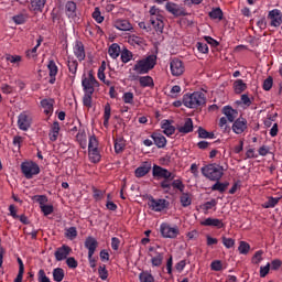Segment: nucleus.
<instances>
[{
	"mask_svg": "<svg viewBox=\"0 0 282 282\" xmlns=\"http://www.w3.org/2000/svg\"><path fill=\"white\" fill-rule=\"evenodd\" d=\"M152 176L156 180H163L160 183L161 188L164 191V193H170L171 191V183L173 180H175V174L171 173L169 170L154 164L152 167Z\"/></svg>",
	"mask_w": 282,
	"mask_h": 282,
	"instance_id": "obj_1",
	"label": "nucleus"
},
{
	"mask_svg": "<svg viewBox=\"0 0 282 282\" xmlns=\"http://www.w3.org/2000/svg\"><path fill=\"white\" fill-rule=\"evenodd\" d=\"M200 173L209 182H219L224 177V166L209 163L200 169Z\"/></svg>",
	"mask_w": 282,
	"mask_h": 282,
	"instance_id": "obj_2",
	"label": "nucleus"
},
{
	"mask_svg": "<svg viewBox=\"0 0 282 282\" xmlns=\"http://www.w3.org/2000/svg\"><path fill=\"white\" fill-rule=\"evenodd\" d=\"M183 105L188 109H197V107H204V105H206V95L202 91L185 94L183 96Z\"/></svg>",
	"mask_w": 282,
	"mask_h": 282,
	"instance_id": "obj_3",
	"label": "nucleus"
},
{
	"mask_svg": "<svg viewBox=\"0 0 282 282\" xmlns=\"http://www.w3.org/2000/svg\"><path fill=\"white\" fill-rule=\"evenodd\" d=\"M158 65V56L152 54L147 56L145 58L137 61L133 66V72L139 74H149L151 69H153Z\"/></svg>",
	"mask_w": 282,
	"mask_h": 282,
	"instance_id": "obj_4",
	"label": "nucleus"
},
{
	"mask_svg": "<svg viewBox=\"0 0 282 282\" xmlns=\"http://www.w3.org/2000/svg\"><path fill=\"white\" fill-rule=\"evenodd\" d=\"M21 171L26 180H32L41 173V167L34 161H24L21 163Z\"/></svg>",
	"mask_w": 282,
	"mask_h": 282,
	"instance_id": "obj_5",
	"label": "nucleus"
},
{
	"mask_svg": "<svg viewBox=\"0 0 282 282\" xmlns=\"http://www.w3.org/2000/svg\"><path fill=\"white\" fill-rule=\"evenodd\" d=\"M160 232L163 239H177V237H180V227H177V225L171 227L169 223H162Z\"/></svg>",
	"mask_w": 282,
	"mask_h": 282,
	"instance_id": "obj_6",
	"label": "nucleus"
},
{
	"mask_svg": "<svg viewBox=\"0 0 282 282\" xmlns=\"http://www.w3.org/2000/svg\"><path fill=\"white\" fill-rule=\"evenodd\" d=\"M148 206L151 208V210H154V213H162L164 208L169 207V200L164 198L155 199L153 196H150Z\"/></svg>",
	"mask_w": 282,
	"mask_h": 282,
	"instance_id": "obj_7",
	"label": "nucleus"
},
{
	"mask_svg": "<svg viewBox=\"0 0 282 282\" xmlns=\"http://www.w3.org/2000/svg\"><path fill=\"white\" fill-rule=\"evenodd\" d=\"M18 127L20 131H28L32 127V117L28 111H22L18 117Z\"/></svg>",
	"mask_w": 282,
	"mask_h": 282,
	"instance_id": "obj_8",
	"label": "nucleus"
},
{
	"mask_svg": "<svg viewBox=\"0 0 282 282\" xmlns=\"http://www.w3.org/2000/svg\"><path fill=\"white\" fill-rule=\"evenodd\" d=\"M271 28H281L282 25V12L279 9L269 11L268 17Z\"/></svg>",
	"mask_w": 282,
	"mask_h": 282,
	"instance_id": "obj_9",
	"label": "nucleus"
},
{
	"mask_svg": "<svg viewBox=\"0 0 282 282\" xmlns=\"http://www.w3.org/2000/svg\"><path fill=\"white\" fill-rule=\"evenodd\" d=\"M170 69L172 76H182L185 72L184 62H182L180 58H174L170 63Z\"/></svg>",
	"mask_w": 282,
	"mask_h": 282,
	"instance_id": "obj_10",
	"label": "nucleus"
},
{
	"mask_svg": "<svg viewBox=\"0 0 282 282\" xmlns=\"http://www.w3.org/2000/svg\"><path fill=\"white\" fill-rule=\"evenodd\" d=\"M232 122V131L237 135H241V133L248 129V120H246V118L240 117Z\"/></svg>",
	"mask_w": 282,
	"mask_h": 282,
	"instance_id": "obj_11",
	"label": "nucleus"
},
{
	"mask_svg": "<svg viewBox=\"0 0 282 282\" xmlns=\"http://www.w3.org/2000/svg\"><path fill=\"white\" fill-rule=\"evenodd\" d=\"M69 254H72V247L67 245L58 247L54 253L56 261H65Z\"/></svg>",
	"mask_w": 282,
	"mask_h": 282,
	"instance_id": "obj_12",
	"label": "nucleus"
},
{
	"mask_svg": "<svg viewBox=\"0 0 282 282\" xmlns=\"http://www.w3.org/2000/svg\"><path fill=\"white\" fill-rule=\"evenodd\" d=\"M47 0H30L29 10L33 12V14H41L45 9V4Z\"/></svg>",
	"mask_w": 282,
	"mask_h": 282,
	"instance_id": "obj_13",
	"label": "nucleus"
},
{
	"mask_svg": "<svg viewBox=\"0 0 282 282\" xmlns=\"http://www.w3.org/2000/svg\"><path fill=\"white\" fill-rule=\"evenodd\" d=\"M48 76H50V85H54L56 83V76H58V66L54 59H50L47 64Z\"/></svg>",
	"mask_w": 282,
	"mask_h": 282,
	"instance_id": "obj_14",
	"label": "nucleus"
},
{
	"mask_svg": "<svg viewBox=\"0 0 282 282\" xmlns=\"http://www.w3.org/2000/svg\"><path fill=\"white\" fill-rule=\"evenodd\" d=\"M84 246L88 250V254L94 257V254H96V248H98V240L91 236H88L84 242Z\"/></svg>",
	"mask_w": 282,
	"mask_h": 282,
	"instance_id": "obj_15",
	"label": "nucleus"
},
{
	"mask_svg": "<svg viewBox=\"0 0 282 282\" xmlns=\"http://www.w3.org/2000/svg\"><path fill=\"white\" fill-rule=\"evenodd\" d=\"M200 226H209L212 228H225L226 225L224 224V221L219 218H206L205 220L200 221Z\"/></svg>",
	"mask_w": 282,
	"mask_h": 282,
	"instance_id": "obj_16",
	"label": "nucleus"
},
{
	"mask_svg": "<svg viewBox=\"0 0 282 282\" xmlns=\"http://www.w3.org/2000/svg\"><path fill=\"white\" fill-rule=\"evenodd\" d=\"M221 112L226 116L228 122H235L236 118L239 116V111L234 109L232 106H225Z\"/></svg>",
	"mask_w": 282,
	"mask_h": 282,
	"instance_id": "obj_17",
	"label": "nucleus"
},
{
	"mask_svg": "<svg viewBox=\"0 0 282 282\" xmlns=\"http://www.w3.org/2000/svg\"><path fill=\"white\" fill-rule=\"evenodd\" d=\"M150 138H152L155 147H158V149H164V147H166V137H164L162 133L160 132H153Z\"/></svg>",
	"mask_w": 282,
	"mask_h": 282,
	"instance_id": "obj_18",
	"label": "nucleus"
},
{
	"mask_svg": "<svg viewBox=\"0 0 282 282\" xmlns=\"http://www.w3.org/2000/svg\"><path fill=\"white\" fill-rule=\"evenodd\" d=\"M161 129H163V133L164 135H167V138H171V135L175 133V126H173V120H163Z\"/></svg>",
	"mask_w": 282,
	"mask_h": 282,
	"instance_id": "obj_19",
	"label": "nucleus"
},
{
	"mask_svg": "<svg viewBox=\"0 0 282 282\" xmlns=\"http://www.w3.org/2000/svg\"><path fill=\"white\" fill-rule=\"evenodd\" d=\"M165 10L174 17H186V12L177 8V4L175 2H167L165 4Z\"/></svg>",
	"mask_w": 282,
	"mask_h": 282,
	"instance_id": "obj_20",
	"label": "nucleus"
},
{
	"mask_svg": "<svg viewBox=\"0 0 282 282\" xmlns=\"http://www.w3.org/2000/svg\"><path fill=\"white\" fill-rule=\"evenodd\" d=\"M74 54L79 62L85 61V44L82 41H77L74 47Z\"/></svg>",
	"mask_w": 282,
	"mask_h": 282,
	"instance_id": "obj_21",
	"label": "nucleus"
},
{
	"mask_svg": "<svg viewBox=\"0 0 282 282\" xmlns=\"http://www.w3.org/2000/svg\"><path fill=\"white\" fill-rule=\"evenodd\" d=\"M149 173H151V163L144 162L143 165L135 169L134 177H144V175H149Z\"/></svg>",
	"mask_w": 282,
	"mask_h": 282,
	"instance_id": "obj_22",
	"label": "nucleus"
},
{
	"mask_svg": "<svg viewBox=\"0 0 282 282\" xmlns=\"http://www.w3.org/2000/svg\"><path fill=\"white\" fill-rule=\"evenodd\" d=\"M115 28L121 32H131V30H133V25H131L129 20H117L115 22Z\"/></svg>",
	"mask_w": 282,
	"mask_h": 282,
	"instance_id": "obj_23",
	"label": "nucleus"
},
{
	"mask_svg": "<svg viewBox=\"0 0 282 282\" xmlns=\"http://www.w3.org/2000/svg\"><path fill=\"white\" fill-rule=\"evenodd\" d=\"M41 107L44 109L45 116H50L54 111V99H42L40 102Z\"/></svg>",
	"mask_w": 282,
	"mask_h": 282,
	"instance_id": "obj_24",
	"label": "nucleus"
},
{
	"mask_svg": "<svg viewBox=\"0 0 282 282\" xmlns=\"http://www.w3.org/2000/svg\"><path fill=\"white\" fill-rule=\"evenodd\" d=\"M178 133H193V119L186 118L183 126L177 128Z\"/></svg>",
	"mask_w": 282,
	"mask_h": 282,
	"instance_id": "obj_25",
	"label": "nucleus"
},
{
	"mask_svg": "<svg viewBox=\"0 0 282 282\" xmlns=\"http://www.w3.org/2000/svg\"><path fill=\"white\" fill-rule=\"evenodd\" d=\"M182 195L180 196V203L183 208H188L191 204H193L192 194L188 192H181Z\"/></svg>",
	"mask_w": 282,
	"mask_h": 282,
	"instance_id": "obj_26",
	"label": "nucleus"
},
{
	"mask_svg": "<svg viewBox=\"0 0 282 282\" xmlns=\"http://www.w3.org/2000/svg\"><path fill=\"white\" fill-rule=\"evenodd\" d=\"M65 10L68 19H76L77 6L74 1H67L65 4Z\"/></svg>",
	"mask_w": 282,
	"mask_h": 282,
	"instance_id": "obj_27",
	"label": "nucleus"
},
{
	"mask_svg": "<svg viewBox=\"0 0 282 282\" xmlns=\"http://www.w3.org/2000/svg\"><path fill=\"white\" fill-rule=\"evenodd\" d=\"M127 147V140L124 138L119 137L115 139V153L120 154L124 151Z\"/></svg>",
	"mask_w": 282,
	"mask_h": 282,
	"instance_id": "obj_28",
	"label": "nucleus"
},
{
	"mask_svg": "<svg viewBox=\"0 0 282 282\" xmlns=\"http://www.w3.org/2000/svg\"><path fill=\"white\" fill-rule=\"evenodd\" d=\"M248 89V84L243 82V79H237L234 82V91L235 94H243Z\"/></svg>",
	"mask_w": 282,
	"mask_h": 282,
	"instance_id": "obj_29",
	"label": "nucleus"
},
{
	"mask_svg": "<svg viewBox=\"0 0 282 282\" xmlns=\"http://www.w3.org/2000/svg\"><path fill=\"white\" fill-rule=\"evenodd\" d=\"M111 119V104L107 102L104 108V127L109 129V120Z\"/></svg>",
	"mask_w": 282,
	"mask_h": 282,
	"instance_id": "obj_30",
	"label": "nucleus"
},
{
	"mask_svg": "<svg viewBox=\"0 0 282 282\" xmlns=\"http://www.w3.org/2000/svg\"><path fill=\"white\" fill-rule=\"evenodd\" d=\"M88 158L93 164H98V162H100L102 159V155H100V150L94 149L88 150Z\"/></svg>",
	"mask_w": 282,
	"mask_h": 282,
	"instance_id": "obj_31",
	"label": "nucleus"
},
{
	"mask_svg": "<svg viewBox=\"0 0 282 282\" xmlns=\"http://www.w3.org/2000/svg\"><path fill=\"white\" fill-rule=\"evenodd\" d=\"M151 263L153 268H160L164 263V253L155 251V256L151 258Z\"/></svg>",
	"mask_w": 282,
	"mask_h": 282,
	"instance_id": "obj_32",
	"label": "nucleus"
},
{
	"mask_svg": "<svg viewBox=\"0 0 282 282\" xmlns=\"http://www.w3.org/2000/svg\"><path fill=\"white\" fill-rule=\"evenodd\" d=\"M150 23H151V25H153L155 32H160V34H162L164 32V21H162L161 19L151 18Z\"/></svg>",
	"mask_w": 282,
	"mask_h": 282,
	"instance_id": "obj_33",
	"label": "nucleus"
},
{
	"mask_svg": "<svg viewBox=\"0 0 282 282\" xmlns=\"http://www.w3.org/2000/svg\"><path fill=\"white\" fill-rule=\"evenodd\" d=\"M82 87L84 88L85 94H94L96 91L95 84H91V82H89L87 77L83 78Z\"/></svg>",
	"mask_w": 282,
	"mask_h": 282,
	"instance_id": "obj_34",
	"label": "nucleus"
},
{
	"mask_svg": "<svg viewBox=\"0 0 282 282\" xmlns=\"http://www.w3.org/2000/svg\"><path fill=\"white\" fill-rule=\"evenodd\" d=\"M139 84L140 87H155V83L153 82V77L147 75V76H141L139 78Z\"/></svg>",
	"mask_w": 282,
	"mask_h": 282,
	"instance_id": "obj_35",
	"label": "nucleus"
},
{
	"mask_svg": "<svg viewBox=\"0 0 282 282\" xmlns=\"http://www.w3.org/2000/svg\"><path fill=\"white\" fill-rule=\"evenodd\" d=\"M197 133H198V138H200L203 140H207V139L214 140V138H215V132H208L203 127H198Z\"/></svg>",
	"mask_w": 282,
	"mask_h": 282,
	"instance_id": "obj_36",
	"label": "nucleus"
},
{
	"mask_svg": "<svg viewBox=\"0 0 282 282\" xmlns=\"http://www.w3.org/2000/svg\"><path fill=\"white\" fill-rule=\"evenodd\" d=\"M76 140H77L80 149H87V133H85V130L77 133Z\"/></svg>",
	"mask_w": 282,
	"mask_h": 282,
	"instance_id": "obj_37",
	"label": "nucleus"
},
{
	"mask_svg": "<svg viewBox=\"0 0 282 282\" xmlns=\"http://www.w3.org/2000/svg\"><path fill=\"white\" fill-rule=\"evenodd\" d=\"M108 54L113 59L118 58V56H120V45H118V43H112L108 48Z\"/></svg>",
	"mask_w": 282,
	"mask_h": 282,
	"instance_id": "obj_38",
	"label": "nucleus"
},
{
	"mask_svg": "<svg viewBox=\"0 0 282 282\" xmlns=\"http://www.w3.org/2000/svg\"><path fill=\"white\" fill-rule=\"evenodd\" d=\"M63 279H65V270H63V268H55L53 270V280L61 282Z\"/></svg>",
	"mask_w": 282,
	"mask_h": 282,
	"instance_id": "obj_39",
	"label": "nucleus"
},
{
	"mask_svg": "<svg viewBox=\"0 0 282 282\" xmlns=\"http://www.w3.org/2000/svg\"><path fill=\"white\" fill-rule=\"evenodd\" d=\"M209 18L216 20L218 19V21H223L224 20V11L221 10V8H215L209 12Z\"/></svg>",
	"mask_w": 282,
	"mask_h": 282,
	"instance_id": "obj_40",
	"label": "nucleus"
},
{
	"mask_svg": "<svg viewBox=\"0 0 282 282\" xmlns=\"http://www.w3.org/2000/svg\"><path fill=\"white\" fill-rule=\"evenodd\" d=\"M140 282H155V278L149 271H143L139 274Z\"/></svg>",
	"mask_w": 282,
	"mask_h": 282,
	"instance_id": "obj_41",
	"label": "nucleus"
},
{
	"mask_svg": "<svg viewBox=\"0 0 282 282\" xmlns=\"http://www.w3.org/2000/svg\"><path fill=\"white\" fill-rule=\"evenodd\" d=\"M68 72L73 74V78H76V72H78V61L72 59L67 63Z\"/></svg>",
	"mask_w": 282,
	"mask_h": 282,
	"instance_id": "obj_42",
	"label": "nucleus"
},
{
	"mask_svg": "<svg viewBox=\"0 0 282 282\" xmlns=\"http://www.w3.org/2000/svg\"><path fill=\"white\" fill-rule=\"evenodd\" d=\"M279 202H281V197H272L270 196L268 198V202H265L262 207L263 208H274V206H276V204H279Z\"/></svg>",
	"mask_w": 282,
	"mask_h": 282,
	"instance_id": "obj_43",
	"label": "nucleus"
},
{
	"mask_svg": "<svg viewBox=\"0 0 282 282\" xmlns=\"http://www.w3.org/2000/svg\"><path fill=\"white\" fill-rule=\"evenodd\" d=\"M93 96L94 93H85L83 97V105L84 107H87L88 109H91L93 105Z\"/></svg>",
	"mask_w": 282,
	"mask_h": 282,
	"instance_id": "obj_44",
	"label": "nucleus"
},
{
	"mask_svg": "<svg viewBox=\"0 0 282 282\" xmlns=\"http://www.w3.org/2000/svg\"><path fill=\"white\" fill-rule=\"evenodd\" d=\"M12 21L15 23V25H23V23L28 21V15L23 13L13 15Z\"/></svg>",
	"mask_w": 282,
	"mask_h": 282,
	"instance_id": "obj_45",
	"label": "nucleus"
},
{
	"mask_svg": "<svg viewBox=\"0 0 282 282\" xmlns=\"http://www.w3.org/2000/svg\"><path fill=\"white\" fill-rule=\"evenodd\" d=\"M171 186H173V188H176L177 191H180V193H183L184 188L186 187L184 185V183L182 182V180H172V183H170V191H171Z\"/></svg>",
	"mask_w": 282,
	"mask_h": 282,
	"instance_id": "obj_46",
	"label": "nucleus"
},
{
	"mask_svg": "<svg viewBox=\"0 0 282 282\" xmlns=\"http://www.w3.org/2000/svg\"><path fill=\"white\" fill-rule=\"evenodd\" d=\"M98 274H99V279H101V281H107V279L109 276V271H107V265H105V264L99 265Z\"/></svg>",
	"mask_w": 282,
	"mask_h": 282,
	"instance_id": "obj_47",
	"label": "nucleus"
},
{
	"mask_svg": "<svg viewBox=\"0 0 282 282\" xmlns=\"http://www.w3.org/2000/svg\"><path fill=\"white\" fill-rule=\"evenodd\" d=\"M263 261V250H258L252 259H251V263H253L254 265H259L260 262Z\"/></svg>",
	"mask_w": 282,
	"mask_h": 282,
	"instance_id": "obj_48",
	"label": "nucleus"
},
{
	"mask_svg": "<svg viewBox=\"0 0 282 282\" xmlns=\"http://www.w3.org/2000/svg\"><path fill=\"white\" fill-rule=\"evenodd\" d=\"M131 58H133V53L131 51H129L128 48H124L121 52V62L129 63V61H131Z\"/></svg>",
	"mask_w": 282,
	"mask_h": 282,
	"instance_id": "obj_49",
	"label": "nucleus"
},
{
	"mask_svg": "<svg viewBox=\"0 0 282 282\" xmlns=\"http://www.w3.org/2000/svg\"><path fill=\"white\" fill-rule=\"evenodd\" d=\"M93 19L96 20L97 23H102L105 21V17H102V13L100 12V8L96 7L93 14Z\"/></svg>",
	"mask_w": 282,
	"mask_h": 282,
	"instance_id": "obj_50",
	"label": "nucleus"
},
{
	"mask_svg": "<svg viewBox=\"0 0 282 282\" xmlns=\"http://www.w3.org/2000/svg\"><path fill=\"white\" fill-rule=\"evenodd\" d=\"M106 191L98 189L93 187V197L96 202H100L105 197Z\"/></svg>",
	"mask_w": 282,
	"mask_h": 282,
	"instance_id": "obj_51",
	"label": "nucleus"
},
{
	"mask_svg": "<svg viewBox=\"0 0 282 282\" xmlns=\"http://www.w3.org/2000/svg\"><path fill=\"white\" fill-rule=\"evenodd\" d=\"M66 265L69 270H76L78 268V260L74 257L66 258Z\"/></svg>",
	"mask_w": 282,
	"mask_h": 282,
	"instance_id": "obj_52",
	"label": "nucleus"
},
{
	"mask_svg": "<svg viewBox=\"0 0 282 282\" xmlns=\"http://www.w3.org/2000/svg\"><path fill=\"white\" fill-rule=\"evenodd\" d=\"M215 206H217V199L212 198L209 202L204 203L200 208L203 210H213V208H215Z\"/></svg>",
	"mask_w": 282,
	"mask_h": 282,
	"instance_id": "obj_53",
	"label": "nucleus"
},
{
	"mask_svg": "<svg viewBox=\"0 0 282 282\" xmlns=\"http://www.w3.org/2000/svg\"><path fill=\"white\" fill-rule=\"evenodd\" d=\"M273 85H274V78H272V76H269L267 79H264L262 89L264 91H270V89H272Z\"/></svg>",
	"mask_w": 282,
	"mask_h": 282,
	"instance_id": "obj_54",
	"label": "nucleus"
},
{
	"mask_svg": "<svg viewBox=\"0 0 282 282\" xmlns=\"http://www.w3.org/2000/svg\"><path fill=\"white\" fill-rule=\"evenodd\" d=\"M238 250H239L240 254H248L250 252V243H248L246 241H240Z\"/></svg>",
	"mask_w": 282,
	"mask_h": 282,
	"instance_id": "obj_55",
	"label": "nucleus"
},
{
	"mask_svg": "<svg viewBox=\"0 0 282 282\" xmlns=\"http://www.w3.org/2000/svg\"><path fill=\"white\" fill-rule=\"evenodd\" d=\"M94 149H98V139L96 138V134L90 135L88 142V151Z\"/></svg>",
	"mask_w": 282,
	"mask_h": 282,
	"instance_id": "obj_56",
	"label": "nucleus"
},
{
	"mask_svg": "<svg viewBox=\"0 0 282 282\" xmlns=\"http://www.w3.org/2000/svg\"><path fill=\"white\" fill-rule=\"evenodd\" d=\"M210 269H212L214 272H221V270L224 269V264H221V261H220V260H214V261L210 263Z\"/></svg>",
	"mask_w": 282,
	"mask_h": 282,
	"instance_id": "obj_57",
	"label": "nucleus"
},
{
	"mask_svg": "<svg viewBox=\"0 0 282 282\" xmlns=\"http://www.w3.org/2000/svg\"><path fill=\"white\" fill-rule=\"evenodd\" d=\"M40 208L45 217L54 213V205H42Z\"/></svg>",
	"mask_w": 282,
	"mask_h": 282,
	"instance_id": "obj_58",
	"label": "nucleus"
},
{
	"mask_svg": "<svg viewBox=\"0 0 282 282\" xmlns=\"http://www.w3.org/2000/svg\"><path fill=\"white\" fill-rule=\"evenodd\" d=\"M122 100L126 105H133V93H124L122 96Z\"/></svg>",
	"mask_w": 282,
	"mask_h": 282,
	"instance_id": "obj_59",
	"label": "nucleus"
},
{
	"mask_svg": "<svg viewBox=\"0 0 282 282\" xmlns=\"http://www.w3.org/2000/svg\"><path fill=\"white\" fill-rule=\"evenodd\" d=\"M196 47L200 54H208V44L204 42H197Z\"/></svg>",
	"mask_w": 282,
	"mask_h": 282,
	"instance_id": "obj_60",
	"label": "nucleus"
},
{
	"mask_svg": "<svg viewBox=\"0 0 282 282\" xmlns=\"http://www.w3.org/2000/svg\"><path fill=\"white\" fill-rule=\"evenodd\" d=\"M214 182L216 183L212 186V191H218V193H226V189L224 188V183L219 181Z\"/></svg>",
	"mask_w": 282,
	"mask_h": 282,
	"instance_id": "obj_61",
	"label": "nucleus"
},
{
	"mask_svg": "<svg viewBox=\"0 0 282 282\" xmlns=\"http://www.w3.org/2000/svg\"><path fill=\"white\" fill-rule=\"evenodd\" d=\"M223 245L225 248H232L235 246V239L232 238H226V236H223Z\"/></svg>",
	"mask_w": 282,
	"mask_h": 282,
	"instance_id": "obj_62",
	"label": "nucleus"
},
{
	"mask_svg": "<svg viewBox=\"0 0 282 282\" xmlns=\"http://www.w3.org/2000/svg\"><path fill=\"white\" fill-rule=\"evenodd\" d=\"M6 61H8L9 63H21V56L20 55L7 54L6 55Z\"/></svg>",
	"mask_w": 282,
	"mask_h": 282,
	"instance_id": "obj_63",
	"label": "nucleus"
},
{
	"mask_svg": "<svg viewBox=\"0 0 282 282\" xmlns=\"http://www.w3.org/2000/svg\"><path fill=\"white\" fill-rule=\"evenodd\" d=\"M267 274H270V262H268L267 265H264V267H260L261 279H265Z\"/></svg>",
	"mask_w": 282,
	"mask_h": 282,
	"instance_id": "obj_64",
	"label": "nucleus"
}]
</instances>
